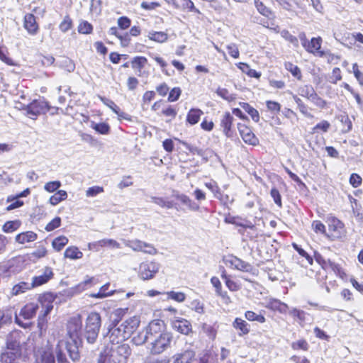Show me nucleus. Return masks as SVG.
<instances>
[{"instance_id":"1","label":"nucleus","mask_w":363,"mask_h":363,"mask_svg":"<svg viewBox=\"0 0 363 363\" xmlns=\"http://www.w3.org/2000/svg\"><path fill=\"white\" fill-rule=\"evenodd\" d=\"M150 335V351L152 354H160L167 350L173 339L172 334L167 331L164 322L160 319L152 320L149 323Z\"/></svg>"},{"instance_id":"2","label":"nucleus","mask_w":363,"mask_h":363,"mask_svg":"<svg viewBox=\"0 0 363 363\" xmlns=\"http://www.w3.org/2000/svg\"><path fill=\"white\" fill-rule=\"evenodd\" d=\"M101 325V319L99 313L91 312L87 316L85 321V327L83 332V337L89 344L96 342Z\"/></svg>"},{"instance_id":"3","label":"nucleus","mask_w":363,"mask_h":363,"mask_svg":"<svg viewBox=\"0 0 363 363\" xmlns=\"http://www.w3.org/2000/svg\"><path fill=\"white\" fill-rule=\"evenodd\" d=\"M38 309V305L30 303L26 304L24 307H23L19 313V315H15L16 323L23 328H27L29 326V323H23L20 317H22L25 320H30L33 318Z\"/></svg>"},{"instance_id":"4","label":"nucleus","mask_w":363,"mask_h":363,"mask_svg":"<svg viewBox=\"0 0 363 363\" xmlns=\"http://www.w3.org/2000/svg\"><path fill=\"white\" fill-rule=\"evenodd\" d=\"M111 355L116 363H125L131 354L130 346L126 343L113 345L111 348Z\"/></svg>"},{"instance_id":"5","label":"nucleus","mask_w":363,"mask_h":363,"mask_svg":"<svg viewBox=\"0 0 363 363\" xmlns=\"http://www.w3.org/2000/svg\"><path fill=\"white\" fill-rule=\"evenodd\" d=\"M82 320L79 315L71 318L67 325V334L71 340H81Z\"/></svg>"},{"instance_id":"6","label":"nucleus","mask_w":363,"mask_h":363,"mask_svg":"<svg viewBox=\"0 0 363 363\" xmlns=\"http://www.w3.org/2000/svg\"><path fill=\"white\" fill-rule=\"evenodd\" d=\"M27 115L32 119H35L38 116L46 113L50 107L47 102L44 101L34 100L24 108Z\"/></svg>"},{"instance_id":"7","label":"nucleus","mask_w":363,"mask_h":363,"mask_svg":"<svg viewBox=\"0 0 363 363\" xmlns=\"http://www.w3.org/2000/svg\"><path fill=\"white\" fill-rule=\"evenodd\" d=\"M160 264L155 262H143L139 267V277L143 280L152 279L158 272Z\"/></svg>"},{"instance_id":"8","label":"nucleus","mask_w":363,"mask_h":363,"mask_svg":"<svg viewBox=\"0 0 363 363\" xmlns=\"http://www.w3.org/2000/svg\"><path fill=\"white\" fill-rule=\"evenodd\" d=\"M125 245L136 252H143L149 255L157 253V250L153 245L139 240H128Z\"/></svg>"},{"instance_id":"9","label":"nucleus","mask_w":363,"mask_h":363,"mask_svg":"<svg viewBox=\"0 0 363 363\" xmlns=\"http://www.w3.org/2000/svg\"><path fill=\"white\" fill-rule=\"evenodd\" d=\"M21 334L18 332H13L6 338V350L21 354Z\"/></svg>"},{"instance_id":"10","label":"nucleus","mask_w":363,"mask_h":363,"mask_svg":"<svg viewBox=\"0 0 363 363\" xmlns=\"http://www.w3.org/2000/svg\"><path fill=\"white\" fill-rule=\"evenodd\" d=\"M172 328L183 335H189L192 332L191 323L182 318H176L171 321Z\"/></svg>"},{"instance_id":"11","label":"nucleus","mask_w":363,"mask_h":363,"mask_svg":"<svg viewBox=\"0 0 363 363\" xmlns=\"http://www.w3.org/2000/svg\"><path fill=\"white\" fill-rule=\"evenodd\" d=\"M106 337L112 345L121 344L123 341L128 339L125 336L121 328L119 326L117 327V325H113V327L109 329Z\"/></svg>"},{"instance_id":"12","label":"nucleus","mask_w":363,"mask_h":363,"mask_svg":"<svg viewBox=\"0 0 363 363\" xmlns=\"http://www.w3.org/2000/svg\"><path fill=\"white\" fill-rule=\"evenodd\" d=\"M140 320L138 318L133 316L128 319H127L125 321H124L123 323H121L119 327L121 328L123 332L124 333L125 336H126L128 338H129L131 335L133 333V332L138 328V327L140 325Z\"/></svg>"},{"instance_id":"13","label":"nucleus","mask_w":363,"mask_h":363,"mask_svg":"<svg viewBox=\"0 0 363 363\" xmlns=\"http://www.w3.org/2000/svg\"><path fill=\"white\" fill-rule=\"evenodd\" d=\"M238 128L245 143L252 145H256L258 143V139L255 137L251 129L246 125L238 123Z\"/></svg>"},{"instance_id":"14","label":"nucleus","mask_w":363,"mask_h":363,"mask_svg":"<svg viewBox=\"0 0 363 363\" xmlns=\"http://www.w3.org/2000/svg\"><path fill=\"white\" fill-rule=\"evenodd\" d=\"M321 43L322 38L320 37L313 38L311 41L307 43V45L304 48L308 52L311 53L315 56L323 57L325 56V53L324 51L320 50Z\"/></svg>"},{"instance_id":"15","label":"nucleus","mask_w":363,"mask_h":363,"mask_svg":"<svg viewBox=\"0 0 363 363\" xmlns=\"http://www.w3.org/2000/svg\"><path fill=\"white\" fill-rule=\"evenodd\" d=\"M81 343V340H71V341L66 342V350L69 354V358L73 362H78L80 359L79 345Z\"/></svg>"},{"instance_id":"16","label":"nucleus","mask_w":363,"mask_h":363,"mask_svg":"<svg viewBox=\"0 0 363 363\" xmlns=\"http://www.w3.org/2000/svg\"><path fill=\"white\" fill-rule=\"evenodd\" d=\"M53 272L52 268L46 267L44 269L43 274L34 277L32 280L31 286L33 288L41 286L47 283L50 279L53 277Z\"/></svg>"},{"instance_id":"17","label":"nucleus","mask_w":363,"mask_h":363,"mask_svg":"<svg viewBox=\"0 0 363 363\" xmlns=\"http://www.w3.org/2000/svg\"><path fill=\"white\" fill-rule=\"evenodd\" d=\"M226 262L228 263L230 267L242 272H248L252 269V267L250 264L235 256H230L229 259L226 260Z\"/></svg>"},{"instance_id":"18","label":"nucleus","mask_w":363,"mask_h":363,"mask_svg":"<svg viewBox=\"0 0 363 363\" xmlns=\"http://www.w3.org/2000/svg\"><path fill=\"white\" fill-rule=\"evenodd\" d=\"M24 28L31 35H35L38 30V25L35 17L32 13H28L24 16Z\"/></svg>"},{"instance_id":"19","label":"nucleus","mask_w":363,"mask_h":363,"mask_svg":"<svg viewBox=\"0 0 363 363\" xmlns=\"http://www.w3.org/2000/svg\"><path fill=\"white\" fill-rule=\"evenodd\" d=\"M195 357V352L192 350H186L183 352L174 355L173 363H191Z\"/></svg>"},{"instance_id":"20","label":"nucleus","mask_w":363,"mask_h":363,"mask_svg":"<svg viewBox=\"0 0 363 363\" xmlns=\"http://www.w3.org/2000/svg\"><path fill=\"white\" fill-rule=\"evenodd\" d=\"M37 363H55V357L49 349H42L36 354Z\"/></svg>"},{"instance_id":"21","label":"nucleus","mask_w":363,"mask_h":363,"mask_svg":"<svg viewBox=\"0 0 363 363\" xmlns=\"http://www.w3.org/2000/svg\"><path fill=\"white\" fill-rule=\"evenodd\" d=\"M233 117L230 113H225L223 116V118L220 121V125L223 128V131L227 137H230L231 134V126L233 122Z\"/></svg>"},{"instance_id":"22","label":"nucleus","mask_w":363,"mask_h":363,"mask_svg":"<svg viewBox=\"0 0 363 363\" xmlns=\"http://www.w3.org/2000/svg\"><path fill=\"white\" fill-rule=\"evenodd\" d=\"M149 325L145 328V330L139 332L135 336H134L132 339V342L135 345H143L145 342H150V335L149 330Z\"/></svg>"},{"instance_id":"23","label":"nucleus","mask_w":363,"mask_h":363,"mask_svg":"<svg viewBox=\"0 0 363 363\" xmlns=\"http://www.w3.org/2000/svg\"><path fill=\"white\" fill-rule=\"evenodd\" d=\"M21 354L5 350L0 355V363H17Z\"/></svg>"},{"instance_id":"24","label":"nucleus","mask_w":363,"mask_h":363,"mask_svg":"<svg viewBox=\"0 0 363 363\" xmlns=\"http://www.w3.org/2000/svg\"><path fill=\"white\" fill-rule=\"evenodd\" d=\"M53 305L52 303H48L44 306V310L42 314H40L38 319V328L40 329V332L45 329V323H46V315L50 313V312L52 310Z\"/></svg>"},{"instance_id":"25","label":"nucleus","mask_w":363,"mask_h":363,"mask_svg":"<svg viewBox=\"0 0 363 363\" xmlns=\"http://www.w3.org/2000/svg\"><path fill=\"white\" fill-rule=\"evenodd\" d=\"M37 234L33 231L19 233L16 236V241L20 244L33 242L37 239Z\"/></svg>"},{"instance_id":"26","label":"nucleus","mask_w":363,"mask_h":363,"mask_svg":"<svg viewBox=\"0 0 363 363\" xmlns=\"http://www.w3.org/2000/svg\"><path fill=\"white\" fill-rule=\"evenodd\" d=\"M233 326L239 330V335L242 336L247 334L250 332L249 325L244 320L236 318L234 322L233 323Z\"/></svg>"},{"instance_id":"27","label":"nucleus","mask_w":363,"mask_h":363,"mask_svg":"<svg viewBox=\"0 0 363 363\" xmlns=\"http://www.w3.org/2000/svg\"><path fill=\"white\" fill-rule=\"evenodd\" d=\"M174 196L182 203L187 206L191 210L197 211L199 208V205L194 202L189 196L185 194H176Z\"/></svg>"},{"instance_id":"28","label":"nucleus","mask_w":363,"mask_h":363,"mask_svg":"<svg viewBox=\"0 0 363 363\" xmlns=\"http://www.w3.org/2000/svg\"><path fill=\"white\" fill-rule=\"evenodd\" d=\"M202 114L203 112L200 109L192 108L189 111L187 114L186 121L191 125H194L199 122Z\"/></svg>"},{"instance_id":"29","label":"nucleus","mask_w":363,"mask_h":363,"mask_svg":"<svg viewBox=\"0 0 363 363\" xmlns=\"http://www.w3.org/2000/svg\"><path fill=\"white\" fill-rule=\"evenodd\" d=\"M64 255L66 258L77 259L83 257V253L77 247L72 246L66 249Z\"/></svg>"},{"instance_id":"30","label":"nucleus","mask_w":363,"mask_h":363,"mask_svg":"<svg viewBox=\"0 0 363 363\" xmlns=\"http://www.w3.org/2000/svg\"><path fill=\"white\" fill-rule=\"evenodd\" d=\"M127 311L128 308H117L113 311L110 316L112 324L113 325H117L125 315Z\"/></svg>"},{"instance_id":"31","label":"nucleus","mask_w":363,"mask_h":363,"mask_svg":"<svg viewBox=\"0 0 363 363\" xmlns=\"http://www.w3.org/2000/svg\"><path fill=\"white\" fill-rule=\"evenodd\" d=\"M240 106L251 116L255 122H258L259 120V114L257 110L251 106L249 104L242 102L240 103Z\"/></svg>"},{"instance_id":"32","label":"nucleus","mask_w":363,"mask_h":363,"mask_svg":"<svg viewBox=\"0 0 363 363\" xmlns=\"http://www.w3.org/2000/svg\"><path fill=\"white\" fill-rule=\"evenodd\" d=\"M148 38L151 40L157 42V43H164L167 40L168 35L164 32H157L152 31L150 32L148 34Z\"/></svg>"},{"instance_id":"33","label":"nucleus","mask_w":363,"mask_h":363,"mask_svg":"<svg viewBox=\"0 0 363 363\" xmlns=\"http://www.w3.org/2000/svg\"><path fill=\"white\" fill-rule=\"evenodd\" d=\"M67 197V192L64 190H60L50 198L49 201L50 204H52V206H55L62 201L65 200Z\"/></svg>"},{"instance_id":"34","label":"nucleus","mask_w":363,"mask_h":363,"mask_svg":"<svg viewBox=\"0 0 363 363\" xmlns=\"http://www.w3.org/2000/svg\"><path fill=\"white\" fill-rule=\"evenodd\" d=\"M285 68L291 73V74L298 80H301L302 74L300 68L291 62H286Z\"/></svg>"},{"instance_id":"35","label":"nucleus","mask_w":363,"mask_h":363,"mask_svg":"<svg viewBox=\"0 0 363 363\" xmlns=\"http://www.w3.org/2000/svg\"><path fill=\"white\" fill-rule=\"evenodd\" d=\"M31 284H28L26 282H20L19 284L15 285L13 289L11 294L13 296H16L21 293L25 292L28 289H32Z\"/></svg>"},{"instance_id":"36","label":"nucleus","mask_w":363,"mask_h":363,"mask_svg":"<svg viewBox=\"0 0 363 363\" xmlns=\"http://www.w3.org/2000/svg\"><path fill=\"white\" fill-rule=\"evenodd\" d=\"M68 242V238L65 236H59L53 240L52 245L57 251H60Z\"/></svg>"},{"instance_id":"37","label":"nucleus","mask_w":363,"mask_h":363,"mask_svg":"<svg viewBox=\"0 0 363 363\" xmlns=\"http://www.w3.org/2000/svg\"><path fill=\"white\" fill-rule=\"evenodd\" d=\"M91 126L100 134L107 135L110 133V126L106 123H96L93 122Z\"/></svg>"},{"instance_id":"38","label":"nucleus","mask_w":363,"mask_h":363,"mask_svg":"<svg viewBox=\"0 0 363 363\" xmlns=\"http://www.w3.org/2000/svg\"><path fill=\"white\" fill-rule=\"evenodd\" d=\"M151 199L155 203H156L157 205H158L162 208H167L168 209L174 208L173 201H166L164 199H163L162 197H156V196L151 197Z\"/></svg>"},{"instance_id":"39","label":"nucleus","mask_w":363,"mask_h":363,"mask_svg":"<svg viewBox=\"0 0 363 363\" xmlns=\"http://www.w3.org/2000/svg\"><path fill=\"white\" fill-rule=\"evenodd\" d=\"M315 90L311 86L305 85L301 86L298 89V94L301 96L307 98L308 100L311 99L313 94L315 93Z\"/></svg>"},{"instance_id":"40","label":"nucleus","mask_w":363,"mask_h":363,"mask_svg":"<svg viewBox=\"0 0 363 363\" xmlns=\"http://www.w3.org/2000/svg\"><path fill=\"white\" fill-rule=\"evenodd\" d=\"M96 283L94 277H88L82 282L79 283L77 286H76L74 290L77 292H82L86 289V286L89 284H95Z\"/></svg>"},{"instance_id":"41","label":"nucleus","mask_w":363,"mask_h":363,"mask_svg":"<svg viewBox=\"0 0 363 363\" xmlns=\"http://www.w3.org/2000/svg\"><path fill=\"white\" fill-rule=\"evenodd\" d=\"M343 224L338 220H333L331 224L329 225V230H333L335 234L334 237H338L340 235V230L342 228Z\"/></svg>"},{"instance_id":"42","label":"nucleus","mask_w":363,"mask_h":363,"mask_svg":"<svg viewBox=\"0 0 363 363\" xmlns=\"http://www.w3.org/2000/svg\"><path fill=\"white\" fill-rule=\"evenodd\" d=\"M217 94L228 101H232L235 99L234 94H230L228 89L224 88H218L216 91Z\"/></svg>"},{"instance_id":"43","label":"nucleus","mask_w":363,"mask_h":363,"mask_svg":"<svg viewBox=\"0 0 363 363\" xmlns=\"http://www.w3.org/2000/svg\"><path fill=\"white\" fill-rule=\"evenodd\" d=\"M108 286L109 284H104L100 288L99 291L98 293L92 294L90 295V296L94 298H101L113 294L114 293L113 291L108 293H106V291L108 289Z\"/></svg>"},{"instance_id":"44","label":"nucleus","mask_w":363,"mask_h":363,"mask_svg":"<svg viewBox=\"0 0 363 363\" xmlns=\"http://www.w3.org/2000/svg\"><path fill=\"white\" fill-rule=\"evenodd\" d=\"M99 244H101V247H109L111 248H120V244L113 239H102L99 240Z\"/></svg>"},{"instance_id":"45","label":"nucleus","mask_w":363,"mask_h":363,"mask_svg":"<svg viewBox=\"0 0 363 363\" xmlns=\"http://www.w3.org/2000/svg\"><path fill=\"white\" fill-rule=\"evenodd\" d=\"M169 298L173 299L177 302H183L186 298V295L182 292L169 291L167 293Z\"/></svg>"},{"instance_id":"46","label":"nucleus","mask_w":363,"mask_h":363,"mask_svg":"<svg viewBox=\"0 0 363 363\" xmlns=\"http://www.w3.org/2000/svg\"><path fill=\"white\" fill-rule=\"evenodd\" d=\"M311 101H312L315 106L320 108H324L326 107L327 102L325 100L323 99L321 97H320L316 92H315L310 99Z\"/></svg>"},{"instance_id":"47","label":"nucleus","mask_w":363,"mask_h":363,"mask_svg":"<svg viewBox=\"0 0 363 363\" xmlns=\"http://www.w3.org/2000/svg\"><path fill=\"white\" fill-rule=\"evenodd\" d=\"M147 59L145 57H136L132 61V67L141 69L147 63Z\"/></svg>"},{"instance_id":"48","label":"nucleus","mask_w":363,"mask_h":363,"mask_svg":"<svg viewBox=\"0 0 363 363\" xmlns=\"http://www.w3.org/2000/svg\"><path fill=\"white\" fill-rule=\"evenodd\" d=\"M289 313L294 317L297 318L300 323L305 320V312L297 308H292L289 311Z\"/></svg>"},{"instance_id":"49","label":"nucleus","mask_w":363,"mask_h":363,"mask_svg":"<svg viewBox=\"0 0 363 363\" xmlns=\"http://www.w3.org/2000/svg\"><path fill=\"white\" fill-rule=\"evenodd\" d=\"M61 186V182L60 181H53L46 183L44 186V189L48 192H54Z\"/></svg>"},{"instance_id":"50","label":"nucleus","mask_w":363,"mask_h":363,"mask_svg":"<svg viewBox=\"0 0 363 363\" xmlns=\"http://www.w3.org/2000/svg\"><path fill=\"white\" fill-rule=\"evenodd\" d=\"M292 246L298 252V253L305 257L306 259V260L308 261V262L310 264H313V258L303 250L302 249L301 247H300L296 243H293L292 244Z\"/></svg>"},{"instance_id":"51","label":"nucleus","mask_w":363,"mask_h":363,"mask_svg":"<svg viewBox=\"0 0 363 363\" xmlns=\"http://www.w3.org/2000/svg\"><path fill=\"white\" fill-rule=\"evenodd\" d=\"M182 93V90L179 87L173 88L169 94L168 101L170 102L176 101L179 99Z\"/></svg>"},{"instance_id":"52","label":"nucleus","mask_w":363,"mask_h":363,"mask_svg":"<svg viewBox=\"0 0 363 363\" xmlns=\"http://www.w3.org/2000/svg\"><path fill=\"white\" fill-rule=\"evenodd\" d=\"M104 188L99 186H94L89 188L86 191V196L87 197H93L96 196L97 194L104 192Z\"/></svg>"},{"instance_id":"53","label":"nucleus","mask_w":363,"mask_h":363,"mask_svg":"<svg viewBox=\"0 0 363 363\" xmlns=\"http://www.w3.org/2000/svg\"><path fill=\"white\" fill-rule=\"evenodd\" d=\"M202 330L208 335V336L211 339H215L216 335V330L213 328V326L203 323L202 325Z\"/></svg>"},{"instance_id":"54","label":"nucleus","mask_w":363,"mask_h":363,"mask_svg":"<svg viewBox=\"0 0 363 363\" xmlns=\"http://www.w3.org/2000/svg\"><path fill=\"white\" fill-rule=\"evenodd\" d=\"M100 100L108 108H110L115 113H118L120 108L112 100L100 96Z\"/></svg>"},{"instance_id":"55","label":"nucleus","mask_w":363,"mask_h":363,"mask_svg":"<svg viewBox=\"0 0 363 363\" xmlns=\"http://www.w3.org/2000/svg\"><path fill=\"white\" fill-rule=\"evenodd\" d=\"M92 26L87 21L81 23L79 26L78 30L83 34H89L92 31Z\"/></svg>"},{"instance_id":"56","label":"nucleus","mask_w":363,"mask_h":363,"mask_svg":"<svg viewBox=\"0 0 363 363\" xmlns=\"http://www.w3.org/2000/svg\"><path fill=\"white\" fill-rule=\"evenodd\" d=\"M61 223V218L60 217H55L45 226V230L48 232L55 230L58 228Z\"/></svg>"},{"instance_id":"57","label":"nucleus","mask_w":363,"mask_h":363,"mask_svg":"<svg viewBox=\"0 0 363 363\" xmlns=\"http://www.w3.org/2000/svg\"><path fill=\"white\" fill-rule=\"evenodd\" d=\"M255 4L257 7L258 11L266 16H268L269 14L271 13V11L269 10L268 8H267L262 1L259 0H255Z\"/></svg>"},{"instance_id":"58","label":"nucleus","mask_w":363,"mask_h":363,"mask_svg":"<svg viewBox=\"0 0 363 363\" xmlns=\"http://www.w3.org/2000/svg\"><path fill=\"white\" fill-rule=\"evenodd\" d=\"M282 36L291 43H292L295 47L298 46V40L296 37L292 35L288 30H283L281 33Z\"/></svg>"},{"instance_id":"59","label":"nucleus","mask_w":363,"mask_h":363,"mask_svg":"<svg viewBox=\"0 0 363 363\" xmlns=\"http://www.w3.org/2000/svg\"><path fill=\"white\" fill-rule=\"evenodd\" d=\"M291 347L294 350H303L306 351L308 349V344L306 340H301L297 342H293Z\"/></svg>"},{"instance_id":"60","label":"nucleus","mask_w":363,"mask_h":363,"mask_svg":"<svg viewBox=\"0 0 363 363\" xmlns=\"http://www.w3.org/2000/svg\"><path fill=\"white\" fill-rule=\"evenodd\" d=\"M97 363H116L113 361V358L111 357V354H108L107 353H101L98 360Z\"/></svg>"},{"instance_id":"61","label":"nucleus","mask_w":363,"mask_h":363,"mask_svg":"<svg viewBox=\"0 0 363 363\" xmlns=\"http://www.w3.org/2000/svg\"><path fill=\"white\" fill-rule=\"evenodd\" d=\"M266 104L269 111L274 113H278L280 111L281 105L278 102L273 101H267Z\"/></svg>"},{"instance_id":"62","label":"nucleus","mask_w":363,"mask_h":363,"mask_svg":"<svg viewBox=\"0 0 363 363\" xmlns=\"http://www.w3.org/2000/svg\"><path fill=\"white\" fill-rule=\"evenodd\" d=\"M72 27V20L69 18V17L66 16L62 22L60 24V29L62 32H67Z\"/></svg>"},{"instance_id":"63","label":"nucleus","mask_w":363,"mask_h":363,"mask_svg":"<svg viewBox=\"0 0 363 363\" xmlns=\"http://www.w3.org/2000/svg\"><path fill=\"white\" fill-rule=\"evenodd\" d=\"M130 23V20L126 16H122L118 19V25L121 29H126L129 28Z\"/></svg>"},{"instance_id":"64","label":"nucleus","mask_w":363,"mask_h":363,"mask_svg":"<svg viewBox=\"0 0 363 363\" xmlns=\"http://www.w3.org/2000/svg\"><path fill=\"white\" fill-rule=\"evenodd\" d=\"M18 226L14 221H8L3 225V230L5 233H11L17 229Z\"/></svg>"}]
</instances>
